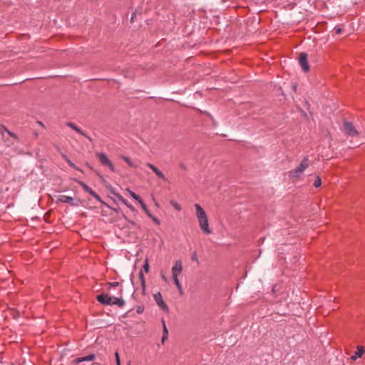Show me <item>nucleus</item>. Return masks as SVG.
I'll return each instance as SVG.
<instances>
[{
    "label": "nucleus",
    "mask_w": 365,
    "mask_h": 365,
    "mask_svg": "<svg viewBox=\"0 0 365 365\" xmlns=\"http://www.w3.org/2000/svg\"><path fill=\"white\" fill-rule=\"evenodd\" d=\"M194 207L196 210V217L198 220L200 230L206 235H210L212 230L209 227L207 215L204 209L199 205L195 204Z\"/></svg>",
    "instance_id": "obj_1"
},
{
    "label": "nucleus",
    "mask_w": 365,
    "mask_h": 365,
    "mask_svg": "<svg viewBox=\"0 0 365 365\" xmlns=\"http://www.w3.org/2000/svg\"><path fill=\"white\" fill-rule=\"evenodd\" d=\"M96 299L98 302L103 305H117L119 307H122L125 304V302L121 297H111L108 294H99Z\"/></svg>",
    "instance_id": "obj_2"
},
{
    "label": "nucleus",
    "mask_w": 365,
    "mask_h": 365,
    "mask_svg": "<svg viewBox=\"0 0 365 365\" xmlns=\"http://www.w3.org/2000/svg\"><path fill=\"white\" fill-rule=\"evenodd\" d=\"M308 167L309 159L307 157H304L297 168L289 171V177L292 180L299 178Z\"/></svg>",
    "instance_id": "obj_3"
},
{
    "label": "nucleus",
    "mask_w": 365,
    "mask_h": 365,
    "mask_svg": "<svg viewBox=\"0 0 365 365\" xmlns=\"http://www.w3.org/2000/svg\"><path fill=\"white\" fill-rule=\"evenodd\" d=\"M97 157L101 164L104 166H107L112 172H115V169L111 161L108 158L106 155L103 153L97 154Z\"/></svg>",
    "instance_id": "obj_4"
},
{
    "label": "nucleus",
    "mask_w": 365,
    "mask_h": 365,
    "mask_svg": "<svg viewBox=\"0 0 365 365\" xmlns=\"http://www.w3.org/2000/svg\"><path fill=\"white\" fill-rule=\"evenodd\" d=\"M343 125L346 133L351 137H356L359 135V132L356 130L354 125L349 121L344 120Z\"/></svg>",
    "instance_id": "obj_5"
},
{
    "label": "nucleus",
    "mask_w": 365,
    "mask_h": 365,
    "mask_svg": "<svg viewBox=\"0 0 365 365\" xmlns=\"http://www.w3.org/2000/svg\"><path fill=\"white\" fill-rule=\"evenodd\" d=\"M154 299L158 304V306L165 313L169 312V309L168 305L165 304L163 299V296L160 292H158L154 294Z\"/></svg>",
    "instance_id": "obj_6"
},
{
    "label": "nucleus",
    "mask_w": 365,
    "mask_h": 365,
    "mask_svg": "<svg viewBox=\"0 0 365 365\" xmlns=\"http://www.w3.org/2000/svg\"><path fill=\"white\" fill-rule=\"evenodd\" d=\"M78 184H79L82 188L84 190L85 192H88L89 195H91L93 197H94L96 200L101 202V197L94 192L91 187H89L86 183L81 180H76Z\"/></svg>",
    "instance_id": "obj_7"
},
{
    "label": "nucleus",
    "mask_w": 365,
    "mask_h": 365,
    "mask_svg": "<svg viewBox=\"0 0 365 365\" xmlns=\"http://www.w3.org/2000/svg\"><path fill=\"white\" fill-rule=\"evenodd\" d=\"M299 63L302 69L307 72L309 70V66L307 61V54L305 53H301L299 58Z\"/></svg>",
    "instance_id": "obj_8"
},
{
    "label": "nucleus",
    "mask_w": 365,
    "mask_h": 365,
    "mask_svg": "<svg viewBox=\"0 0 365 365\" xmlns=\"http://www.w3.org/2000/svg\"><path fill=\"white\" fill-rule=\"evenodd\" d=\"M182 270V262L180 260H177L175 262V264L172 267V277L175 278V277H178Z\"/></svg>",
    "instance_id": "obj_9"
},
{
    "label": "nucleus",
    "mask_w": 365,
    "mask_h": 365,
    "mask_svg": "<svg viewBox=\"0 0 365 365\" xmlns=\"http://www.w3.org/2000/svg\"><path fill=\"white\" fill-rule=\"evenodd\" d=\"M96 359L95 354H90L88 356H84V357H78L73 361V363L75 364H78L79 363H81L83 361H91Z\"/></svg>",
    "instance_id": "obj_10"
},
{
    "label": "nucleus",
    "mask_w": 365,
    "mask_h": 365,
    "mask_svg": "<svg viewBox=\"0 0 365 365\" xmlns=\"http://www.w3.org/2000/svg\"><path fill=\"white\" fill-rule=\"evenodd\" d=\"M148 167H149L154 173L155 174L160 178V179H162L163 180H166V178L164 175V174L163 173L162 171H160L158 168H156L155 165H153V164L151 163H148L147 164Z\"/></svg>",
    "instance_id": "obj_11"
},
{
    "label": "nucleus",
    "mask_w": 365,
    "mask_h": 365,
    "mask_svg": "<svg viewBox=\"0 0 365 365\" xmlns=\"http://www.w3.org/2000/svg\"><path fill=\"white\" fill-rule=\"evenodd\" d=\"M364 352V349L363 346H358L356 347V351H355L354 354L351 356V359L353 361L356 360L358 358L361 357Z\"/></svg>",
    "instance_id": "obj_12"
},
{
    "label": "nucleus",
    "mask_w": 365,
    "mask_h": 365,
    "mask_svg": "<svg viewBox=\"0 0 365 365\" xmlns=\"http://www.w3.org/2000/svg\"><path fill=\"white\" fill-rule=\"evenodd\" d=\"M57 200L60 202L72 204L73 198L67 195H61L58 197Z\"/></svg>",
    "instance_id": "obj_13"
},
{
    "label": "nucleus",
    "mask_w": 365,
    "mask_h": 365,
    "mask_svg": "<svg viewBox=\"0 0 365 365\" xmlns=\"http://www.w3.org/2000/svg\"><path fill=\"white\" fill-rule=\"evenodd\" d=\"M67 125L70 128H71L73 130H74L75 131H76L77 133H78L79 134L83 135V136H86L87 137L89 140H91V138L87 136L84 132L83 130H81L78 127H77L75 124H73V123H67Z\"/></svg>",
    "instance_id": "obj_14"
},
{
    "label": "nucleus",
    "mask_w": 365,
    "mask_h": 365,
    "mask_svg": "<svg viewBox=\"0 0 365 365\" xmlns=\"http://www.w3.org/2000/svg\"><path fill=\"white\" fill-rule=\"evenodd\" d=\"M162 324H163V337H162V341L164 342L167 339V338H168V329L166 327L165 322L164 319L162 320Z\"/></svg>",
    "instance_id": "obj_15"
},
{
    "label": "nucleus",
    "mask_w": 365,
    "mask_h": 365,
    "mask_svg": "<svg viewBox=\"0 0 365 365\" xmlns=\"http://www.w3.org/2000/svg\"><path fill=\"white\" fill-rule=\"evenodd\" d=\"M126 190L128 192V194L130 195V197H132L134 200H135L138 202L140 201L141 198L139 195H138L136 193H135L133 191H132L130 189H127Z\"/></svg>",
    "instance_id": "obj_16"
},
{
    "label": "nucleus",
    "mask_w": 365,
    "mask_h": 365,
    "mask_svg": "<svg viewBox=\"0 0 365 365\" xmlns=\"http://www.w3.org/2000/svg\"><path fill=\"white\" fill-rule=\"evenodd\" d=\"M173 279L174 284L178 287L180 294H182V289L181 284H180V283L179 282L178 277H175V278H173Z\"/></svg>",
    "instance_id": "obj_17"
},
{
    "label": "nucleus",
    "mask_w": 365,
    "mask_h": 365,
    "mask_svg": "<svg viewBox=\"0 0 365 365\" xmlns=\"http://www.w3.org/2000/svg\"><path fill=\"white\" fill-rule=\"evenodd\" d=\"M63 158L65 159V160L67 162V163L73 168L78 170V168L76 167V165L65 155H63Z\"/></svg>",
    "instance_id": "obj_18"
},
{
    "label": "nucleus",
    "mask_w": 365,
    "mask_h": 365,
    "mask_svg": "<svg viewBox=\"0 0 365 365\" xmlns=\"http://www.w3.org/2000/svg\"><path fill=\"white\" fill-rule=\"evenodd\" d=\"M118 286H119V282H108L106 284L108 291H110L111 287H117Z\"/></svg>",
    "instance_id": "obj_19"
},
{
    "label": "nucleus",
    "mask_w": 365,
    "mask_h": 365,
    "mask_svg": "<svg viewBox=\"0 0 365 365\" xmlns=\"http://www.w3.org/2000/svg\"><path fill=\"white\" fill-rule=\"evenodd\" d=\"M121 158H122V159L124 161H125L128 164V165L130 167H131V168H135L136 167V165L130 160L129 158H128L126 156H122Z\"/></svg>",
    "instance_id": "obj_20"
},
{
    "label": "nucleus",
    "mask_w": 365,
    "mask_h": 365,
    "mask_svg": "<svg viewBox=\"0 0 365 365\" xmlns=\"http://www.w3.org/2000/svg\"><path fill=\"white\" fill-rule=\"evenodd\" d=\"M139 278H140V282H141L143 288H145V277H144V274L143 273L142 271H140V273H139Z\"/></svg>",
    "instance_id": "obj_21"
},
{
    "label": "nucleus",
    "mask_w": 365,
    "mask_h": 365,
    "mask_svg": "<svg viewBox=\"0 0 365 365\" xmlns=\"http://www.w3.org/2000/svg\"><path fill=\"white\" fill-rule=\"evenodd\" d=\"M170 204L173 207L178 211H180L182 210L181 205L175 201L171 200Z\"/></svg>",
    "instance_id": "obj_22"
},
{
    "label": "nucleus",
    "mask_w": 365,
    "mask_h": 365,
    "mask_svg": "<svg viewBox=\"0 0 365 365\" xmlns=\"http://www.w3.org/2000/svg\"><path fill=\"white\" fill-rule=\"evenodd\" d=\"M322 185V180L319 176H317L314 180L313 185L315 187H319Z\"/></svg>",
    "instance_id": "obj_23"
},
{
    "label": "nucleus",
    "mask_w": 365,
    "mask_h": 365,
    "mask_svg": "<svg viewBox=\"0 0 365 365\" xmlns=\"http://www.w3.org/2000/svg\"><path fill=\"white\" fill-rule=\"evenodd\" d=\"M149 268H150V267H149L148 260V259H146L145 260V263L143 264V269H144L145 272L148 273L149 272Z\"/></svg>",
    "instance_id": "obj_24"
},
{
    "label": "nucleus",
    "mask_w": 365,
    "mask_h": 365,
    "mask_svg": "<svg viewBox=\"0 0 365 365\" xmlns=\"http://www.w3.org/2000/svg\"><path fill=\"white\" fill-rule=\"evenodd\" d=\"M118 198L119 201L121 202L123 204H124L125 206H127V205L129 204L128 202L127 201V200L123 198L122 196L119 195V196H118Z\"/></svg>",
    "instance_id": "obj_25"
},
{
    "label": "nucleus",
    "mask_w": 365,
    "mask_h": 365,
    "mask_svg": "<svg viewBox=\"0 0 365 365\" xmlns=\"http://www.w3.org/2000/svg\"><path fill=\"white\" fill-rule=\"evenodd\" d=\"M138 202H139L141 208L144 210V212L147 211L148 207H147L146 205L144 203V202L142 200V199Z\"/></svg>",
    "instance_id": "obj_26"
},
{
    "label": "nucleus",
    "mask_w": 365,
    "mask_h": 365,
    "mask_svg": "<svg viewBox=\"0 0 365 365\" xmlns=\"http://www.w3.org/2000/svg\"><path fill=\"white\" fill-rule=\"evenodd\" d=\"M115 357L116 365H120V356H119V354L118 351H116L115 353Z\"/></svg>",
    "instance_id": "obj_27"
},
{
    "label": "nucleus",
    "mask_w": 365,
    "mask_h": 365,
    "mask_svg": "<svg viewBox=\"0 0 365 365\" xmlns=\"http://www.w3.org/2000/svg\"><path fill=\"white\" fill-rule=\"evenodd\" d=\"M191 259L192 261H195L197 262V264L199 263V261H198V259H197V254L196 252H194L191 257Z\"/></svg>",
    "instance_id": "obj_28"
},
{
    "label": "nucleus",
    "mask_w": 365,
    "mask_h": 365,
    "mask_svg": "<svg viewBox=\"0 0 365 365\" xmlns=\"http://www.w3.org/2000/svg\"><path fill=\"white\" fill-rule=\"evenodd\" d=\"M151 219L153 220V221L156 225H160V220H159L158 218H156L155 217L153 216V217H151Z\"/></svg>",
    "instance_id": "obj_29"
},
{
    "label": "nucleus",
    "mask_w": 365,
    "mask_h": 365,
    "mask_svg": "<svg viewBox=\"0 0 365 365\" xmlns=\"http://www.w3.org/2000/svg\"><path fill=\"white\" fill-rule=\"evenodd\" d=\"M126 207H127L128 208H129V209H130V211H132V212H135V211H136V210H135V207H134L132 205H130V204L127 205V206H126Z\"/></svg>",
    "instance_id": "obj_30"
},
{
    "label": "nucleus",
    "mask_w": 365,
    "mask_h": 365,
    "mask_svg": "<svg viewBox=\"0 0 365 365\" xmlns=\"http://www.w3.org/2000/svg\"><path fill=\"white\" fill-rule=\"evenodd\" d=\"M6 132H7V133H8L10 136H11L12 138H16V134H14V133L11 132V131H9V130H6Z\"/></svg>",
    "instance_id": "obj_31"
},
{
    "label": "nucleus",
    "mask_w": 365,
    "mask_h": 365,
    "mask_svg": "<svg viewBox=\"0 0 365 365\" xmlns=\"http://www.w3.org/2000/svg\"><path fill=\"white\" fill-rule=\"evenodd\" d=\"M125 220L128 221V222L129 224H130L131 225H133V226H135V222H134V221L130 220H128L127 217H125Z\"/></svg>",
    "instance_id": "obj_32"
},
{
    "label": "nucleus",
    "mask_w": 365,
    "mask_h": 365,
    "mask_svg": "<svg viewBox=\"0 0 365 365\" xmlns=\"http://www.w3.org/2000/svg\"><path fill=\"white\" fill-rule=\"evenodd\" d=\"M335 32H336V34H341V29H340V28L335 29Z\"/></svg>",
    "instance_id": "obj_33"
},
{
    "label": "nucleus",
    "mask_w": 365,
    "mask_h": 365,
    "mask_svg": "<svg viewBox=\"0 0 365 365\" xmlns=\"http://www.w3.org/2000/svg\"><path fill=\"white\" fill-rule=\"evenodd\" d=\"M146 213V215L149 217H152L153 215L150 212V211L148 210V209L147 210V211L145 212Z\"/></svg>",
    "instance_id": "obj_34"
},
{
    "label": "nucleus",
    "mask_w": 365,
    "mask_h": 365,
    "mask_svg": "<svg viewBox=\"0 0 365 365\" xmlns=\"http://www.w3.org/2000/svg\"><path fill=\"white\" fill-rule=\"evenodd\" d=\"M143 312V309H141L140 307H138V309H137V312L138 314L141 313Z\"/></svg>",
    "instance_id": "obj_35"
},
{
    "label": "nucleus",
    "mask_w": 365,
    "mask_h": 365,
    "mask_svg": "<svg viewBox=\"0 0 365 365\" xmlns=\"http://www.w3.org/2000/svg\"><path fill=\"white\" fill-rule=\"evenodd\" d=\"M161 277H162V279L166 282H167V278L165 277V275L162 274Z\"/></svg>",
    "instance_id": "obj_36"
},
{
    "label": "nucleus",
    "mask_w": 365,
    "mask_h": 365,
    "mask_svg": "<svg viewBox=\"0 0 365 365\" xmlns=\"http://www.w3.org/2000/svg\"><path fill=\"white\" fill-rule=\"evenodd\" d=\"M38 123L40 125L43 126V124L41 122L38 121Z\"/></svg>",
    "instance_id": "obj_37"
},
{
    "label": "nucleus",
    "mask_w": 365,
    "mask_h": 365,
    "mask_svg": "<svg viewBox=\"0 0 365 365\" xmlns=\"http://www.w3.org/2000/svg\"><path fill=\"white\" fill-rule=\"evenodd\" d=\"M122 292H123V289L121 288L120 290V294H122Z\"/></svg>",
    "instance_id": "obj_38"
},
{
    "label": "nucleus",
    "mask_w": 365,
    "mask_h": 365,
    "mask_svg": "<svg viewBox=\"0 0 365 365\" xmlns=\"http://www.w3.org/2000/svg\"><path fill=\"white\" fill-rule=\"evenodd\" d=\"M133 16H134V14H133L132 17H131V20L133 19Z\"/></svg>",
    "instance_id": "obj_39"
},
{
    "label": "nucleus",
    "mask_w": 365,
    "mask_h": 365,
    "mask_svg": "<svg viewBox=\"0 0 365 365\" xmlns=\"http://www.w3.org/2000/svg\"><path fill=\"white\" fill-rule=\"evenodd\" d=\"M128 365H130V363H128Z\"/></svg>",
    "instance_id": "obj_40"
},
{
    "label": "nucleus",
    "mask_w": 365,
    "mask_h": 365,
    "mask_svg": "<svg viewBox=\"0 0 365 365\" xmlns=\"http://www.w3.org/2000/svg\"><path fill=\"white\" fill-rule=\"evenodd\" d=\"M12 365H14V364H12Z\"/></svg>",
    "instance_id": "obj_41"
}]
</instances>
